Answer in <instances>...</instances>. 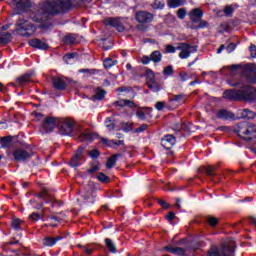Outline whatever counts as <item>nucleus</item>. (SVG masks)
<instances>
[{
	"label": "nucleus",
	"mask_w": 256,
	"mask_h": 256,
	"mask_svg": "<svg viewBox=\"0 0 256 256\" xmlns=\"http://www.w3.org/2000/svg\"><path fill=\"white\" fill-rule=\"evenodd\" d=\"M0 145H1V147L9 148L11 145H13V137H11V136L1 137Z\"/></svg>",
	"instance_id": "28"
},
{
	"label": "nucleus",
	"mask_w": 256,
	"mask_h": 256,
	"mask_svg": "<svg viewBox=\"0 0 256 256\" xmlns=\"http://www.w3.org/2000/svg\"><path fill=\"white\" fill-rule=\"evenodd\" d=\"M24 224L25 222H23V220L19 218H12L10 226L12 227V229H15V231H21Z\"/></svg>",
	"instance_id": "22"
},
{
	"label": "nucleus",
	"mask_w": 256,
	"mask_h": 256,
	"mask_svg": "<svg viewBox=\"0 0 256 256\" xmlns=\"http://www.w3.org/2000/svg\"><path fill=\"white\" fill-rule=\"evenodd\" d=\"M178 19H183L184 17H187V10L185 8H180L177 11Z\"/></svg>",
	"instance_id": "43"
},
{
	"label": "nucleus",
	"mask_w": 256,
	"mask_h": 256,
	"mask_svg": "<svg viewBox=\"0 0 256 256\" xmlns=\"http://www.w3.org/2000/svg\"><path fill=\"white\" fill-rule=\"evenodd\" d=\"M216 115H217L218 119H224V120L235 119V114H233L232 112H229L225 109L219 110Z\"/></svg>",
	"instance_id": "19"
},
{
	"label": "nucleus",
	"mask_w": 256,
	"mask_h": 256,
	"mask_svg": "<svg viewBox=\"0 0 256 256\" xmlns=\"http://www.w3.org/2000/svg\"><path fill=\"white\" fill-rule=\"evenodd\" d=\"M98 135L97 134H91L89 132H82L79 134V140L80 141H88L91 142L94 139H97Z\"/></svg>",
	"instance_id": "21"
},
{
	"label": "nucleus",
	"mask_w": 256,
	"mask_h": 256,
	"mask_svg": "<svg viewBox=\"0 0 256 256\" xmlns=\"http://www.w3.org/2000/svg\"><path fill=\"white\" fill-rule=\"evenodd\" d=\"M187 3V0H167V5L170 9H177V7H183Z\"/></svg>",
	"instance_id": "23"
},
{
	"label": "nucleus",
	"mask_w": 256,
	"mask_h": 256,
	"mask_svg": "<svg viewBox=\"0 0 256 256\" xmlns=\"http://www.w3.org/2000/svg\"><path fill=\"white\" fill-rule=\"evenodd\" d=\"M105 126L108 128V131H113V129H115V123L111 120V118H106Z\"/></svg>",
	"instance_id": "40"
},
{
	"label": "nucleus",
	"mask_w": 256,
	"mask_h": 256,
	"mask_svg": "<svg viewBox=\"0 0 256 256\" xmlns=\"http://www.w3.org/2000/svg\"><path fill=\"white\" fill-rule=\"evenodd\" d=\"M111 142V147H113V145H116L117 147H119V145H123V140H110Z\"/></svg>",
	"instance_id": "61"
},
{
	"label": "nucleus",
	"mask_w": 256,
	"mask_h": 256,
	"mask_svg": "<svg viewBox=\"0 0 256 256\" xmlns=\"http://www.w3.org/2000/svg\"><path fill=\"white\" fill-rule=\"evenodd\" d=\"M136 117H138V119H141V121H145V112L141 110L137 111Z\"/></svg>",
	"instance_id": "56"
},
{
	"label": "nucleus",
	"mask_w": 256,
	"mask_h": 256,
	"mask_svg": "<svg viewBox=\"0 0 256 256\" xmlns=\"http://www.w3.org/2000/svg\"><path fill=\"white\" fill-rule=\"evenodd\" d=\"M58 129L60 135H73V131H75V122L71 119H59Z\"/></svg>",
	"instance_id": "5"
},
{
	"label": "nucleus",
	"mask_w": 256,
	"mask_h": 256,
	"mask_svg": "<svg viewBox=\"0 0 256 256\" xmlns=\"http://www.w3.org/2000/svg\"><path fill=\"white\" fill-rule=\"evenodd\" d=\"M97 179L102 183H109L110 181L109 177L107 175H104L103 173H99Z\"/></svg>",
	"instance_id": "42"
},
{
	"label": "nucleus",
	"mask_w": 256,
	"mask_h": 256,
	"mask_svg": "<svg viewBox=\"0 0 256 256\" xmlns=\"http://www.w3.org/2000/svg\"><path fill=\"white\" fill-rule=\"evenodd\" d=\"M151 61H152L151 56H147V55L142 56L141 63L143 65H149L151 63Z\"/></svg>",
	"instance_id": "48"
},
{
	"label": "nucleus",
	"mask_w": 256,
	"mask_h": 256,
	"mask_svg": "<svg viewBox=\"0 0 256 256\" xmlns=\"http://www.w3.org/2000/svg\"><path fill=\"white\" fill-rule=\"evenodd\" d=\"M176 49L177 51H180V59H189V57H191V54L197 53V46H193L185 42L178 43Z\"/></svg>",
	"instance_id": "4"
},
{
	"label": "nucleus",
	"mask_w": 256,
	"mask_h": 256,
	"mask_svg": "<svg viewBox=\"0 0 256 256\" xmlns=\"http://www.w3.org/2000/svg\"><path fill=\"white\" fill-rule=\"evenodd\" d=\"M164 251L173 253V255L185 256V250L181 247L166 246V247H164Z\"/></svg>",
	"instance_id": "20"
},
{
	"label": "nucleus",
	"mask_w": 256,
	"mask_h": 256,
	"mask_svg": "<svg viewBox=\"0 0 256 256\" xmlns=\"http://www.w3.org/2000/svg\"><path fill=\"white\" fill-rule=\"evenodd\" d=\"M177 140H175V136L168 134L164 136L161 140V145L164 149H172Z\"/></svg>",
	"instance_id": "15"
},
{
	"label": "nucleus",
	"mask_w": 256,
	"mask_h": 256,
	"mask_svg": "<svg viewBox=\"0 0 256 256\" xmlns=\"http://www.w3.org/2000/svg\"><path fill=\"white\" fill-rule=\"evenodd\" d=\"M235 253V248L233 246H223L221 250L213 246L209 252L208 256H233Z\"/></svg>",
	"instance_id": "6"
},
{
	"label": "nucleus",
	"mask_w": 256,
	"mask_h": 256,
	"mask_svg": "<svg viewBox=\"0 0 256 256\" xmlns=\"http://www.w3.org/2000/svg\"><path fill=\"white\" fill-rule=\"evenodd\" d=\"M246 81L248 83H256V74L251 72L250 76H247Z\"/></svg>",
	"instance_id": "47"
},
{
	"label": "nucleus",
	"mask_w": 256,
	"mask_h": 256,
	"mask_svg": "<svg viewBox=\"0 0 256 256\" xmlns=\"http://www.w3.org/2000/svg\"><path fill=\"white\" fill-rule=\"evenodd\" d=\"M75 41H77V37L75 36V34H69L64 37V43H66V45H73Z\"/></svg>",
	"instance_id": "36"
},
{
	"label": "nucleus",
	"mask_w": 256,
	"mask_h": 256,
	"mask_svg": "<svg viewBox=\"0 0 256 256\" xmlns=\"http://www.w3.org/2000/svg\"><path fill=\"white\" fill-rule=\"evenodd\" d=\"M207 223H208V225H210V227H216L217 223H219V219L215 218L213 216H208Z\"/></svg>",
	"instance_id": "39"
},
{
	"label": "nucleus",
	"mask_w": 256,
	"mask_h": 256,
	"mask_svg": "<svg viewBox=\"0 0 256 256\" xmlns=\"http://www.w3.org/2000/svg\"><path fill=\"white\" fill-rule=\"evenodd\" d=\"M43 218V214L41 213H34L33 214V221H39V219Z\"/></svg>",
	"instance_id": "63"
},
{
	"label": "nucleus",
	"mask_w": 256,
	"mask_h": 256,
	"mask_svg": "<svg viewBox=\"0 0 256 256\" xmlns=\"http://www.w3.org/2000/svg\"><path fill=\"white\" fill-rule=\"evenodd\" d=\"M52 83H53L54 88L58 89L59 91H63L67 87V83L61 77H53Z\"/></svg>",
	"instance_id": "16"
},
{
	"label": "nucleus",
	"mask_w": 256,
	"mask_h": 256,
	"mask_svg": "<svg viewBox=\"0 0 256 256\" xmlns=\"http://www.w3.org/2000/svg\"><path fill=\"white\" fill-rule=\"evenodd\" d=\"M33 47H35V49H44V50L49 49V45H47V43H45L39 39L33 40Z\"/></svg>",
	"instance_id": "29"
},
{
	"label": "nucleus",
	"mask_w": 256,
	"mask_h": 256,
	"mask_svg": "<svg viewBox=\"0 0 256 256\" xmlns=\"http://www.w3.org/2000/svg\"><path fill=\"white\" fill-rule=\"evenodd\" d=\"M159 205H161V207H163V209H167L169 207V203H167L163 200L159 201Z\"/></svg>",
	"instance_id": "64"
},
{
	"label": "nucleus",
	"mask_w": 256,
	"mask_h": 256,
	"mask_svg": "<svg viewBox=\"0 0 256 256\" xmlns=\"http://www.w3.org/2000/svg\"><path fill=\"white\" fill-rule=\"evenodd\" d=\"M166 219H167V221H173V220L175 219V213L169 212V213L166 215Z\"/></svg>",
	"instance_id": "62"
},
{
	"label": "nucleus",
	"mask_w": 256,
	"mask_h": 256,
	"mask_svg": "<svg viewBox=\"0 0 256 256\" xmlns=\"http://www.w3.org/2000/svg\"><path fill=\"white\" fill-rule=\"evenodd\" d=\"M89 156L92 159H97V157H99V150H92L89 152Z\"/></svg>",
	"instance_id": "54"
},
{
	"label": "nucleus",
	"mask_w": 256,
	"mask_h": 256,
	"mask_svg": "<svg viewBox=\"0 0 256 256\" xmlns=\"http://www.w3.org/2000/svg\"><path fill=\"white\" fill-rule=\"evenodd\" d=\"M173 73H175V71L173 70V66H167L163 70V75H166L167 77L173 75Z\"/></svg>",
	"instance_id": "41"
},
{
	"label": "nucleus",
	"mask_w": 256,
	"mask_h": 256,
	"mask_svg": "<svg viewBox=\"0 0 256 256\" xmlns=\"http://www.w3.org/2000/svg\"><path fill=\"white\" fill-rule=\"evenodd\" d=\"M237 49V45L235 43H230L227 47H226V51H228V53H233V50Z\"/></svg>",
	"instance_id": "52"
},
{
	"label": "nucleus",
	"mask_w": 256,
	"mask_h": 256,
	"mask_svg": "<svg viewBox=\"0 0 256 256\" xmlns=\"http://www.w3.org/2000/svg\"><path fill=\"white\" fill-rule=\"evenodd\" d=\"M205 173H206V175H209L210 177H212V175H215V167L207 166L205 168Z\"/></svg>",
	"instance_id": "45"
},
{
	"label": "nucleus",
	"mask_w": 256,
	"mask_h": 256,
	"mask_svg": "<svg viewBox=\"0 0 256 256\" xmlns=\"http://www.w3.org/2000/svg\"><path fill=\"white\" fill-rule=\"evenodd\" d=\"M100 143H102V145H105V147H111V140H108L107 138H101L100 139Z\"/></svg>",
	"instance_id": "51"
},
{
	"label": "nucleus",
	"mask_w": 256,
	"mask_h": 256,
	"mask_svg": "<svg viewBox=\"0 0 256 256\" xmlns=\"http://www.w3.org/2000/svg\"><path fill=\"white\" fill-rule=\"evenodd\" d=\"M61 239H63V238L60 236H58L56 238L45 237L43 239V245H45V247H53V245H55L57 243V241H61Z\"/></svg>",
	"instance_id": "24"
},
{
	"label": "nucleus",
	"mask_w": 256,
	"mask_h": 256,
	"mask_svg": "<svg viewBox=\"0 0 256 256\" xmlns=\"http://www.w3.org/2000/svg\"><path fill=\"white\" fill-rule=\"evenodd\" d=\"M32 79V74H23L22 76L16 78L15 82L10 83V85H12L13 87H27V85L31 83Z\"/></svg>",
	"instance_id": "8"
},
{
	"label": "nucleus",
	"mask_w": 256,
	"mask_h": 256,
	"mask_svg": "<svg viewBox=\"0 0 256 256\" xmlns=\"http://www.w3.org/2000/svg\"><path fill=\"white\" fill-rule=\"evenodd\" d=\"M16 31L23 37H31L33 35V17H22L16 22Z\"/></svg>",
	"instance_id": "3"
},
{
	"label": "nucleus",
	"mask_w": 256,
	"mask_h": 256,
	"mask_svg": "<svg viewBox=\"0 0 256 256\" xmlns=\"http://www.w3.org/2000/svg\"><path fill=\"white\" fill-rule=\"evenodd\" d=\"M127 23V19L125 18H109L106 20V25H110V27H114L119 33H123L125 31V24Z\"/></svg>",
	"instance_id": "7"
},
{
	"label": "nucleus",
	"mask_w": 256,
	"mask_h": 256,
	"mask_svg": "<svg viewBox=\"0 0 256 256\" xmlns=\"http://www.w3.org/2000/svg\"><path fill=\"white\" fill-rule=\"evenodd\" d=\"M241 115L243 119H255L256 117V113L249 109L241 110Z\"/></svg>",
	"instance_id": "30"
},
{
	"label": "nucleus",
	"mask_w": 256,
	"mask_h": 256,
	"mask_svg": "<svg viewBox=\"0 0 256 256\" xmlns=\"http://www.w3.org/2000/svg\"><path fill=\"white\" fill-rule=\"evenodd\" d=\"M147 127H149V125L143 124L140 127H138L134 132L135 133H143V131H146Z\"/></svg>",
	"instance_id": "50"
},
{
	"label": "nucleus",
	"mask_w": 256,
	"mask_h": 256,
	"mask_svg": "<svg viewBox=\"0 0 256 256\" xmlns=\"http://www.w3.org/2000/svg\"><path fill=\"white\" fill-rule=\"evenodd\" d=\"M72 6L73 3H71V0H48L42 5L41 10H39V15H41V17L36 16L34 21H43V19L47 17V14L55 15L57 13H63L68 9H71Z\"/></svg>",
	"instance_id": "2"
},
{
	"label": "nucleus",
	"mask_w": 256,
	"mask_h": 256,
	"mask_svg": "<svg viewBox=\"0 0 256 256\" xmlns=\"http://www.w3.org/2000/svg\"><path fill=\"white\" fill-rule=\"evenodd\" d=\"M124 125L125 127L123 128V131H125L126 133H129V131H133V124L126 123Z\"/></svg>",
	"instance_id": "57"
},
{
	"label": "nucleus",
	"mask_w": 256,
	"mask_h": 256,
	"mask_svg": "<svg viewBox=\"0 0 256 256\" xmlns=\"http://www.w3.org/2000/svg\"><path fill=\"white\" fill-rule=\"evenodd\" d=\"M78 247L83 249V251H84V253H86V255H91V253H93V251H95L93 244H88L86 246L78 245Z\"/></svg>",
	"instance_id": "37"
},
{
	"label": "nucleus",
	"mask_w": 256,
	"mask_h": 256,
	"mask_svg": "<svg viewBox=\"0 0 256 256\" xmlns=\"http://www.w3.org/2000/svg\"><path fill=\"white\" fill-rule=\"evenodd\" d=\"M238 7H239V5H237V4L228 5L224 8V14L227 17H231L233 15V11H235V9H237Z\"/></svg>",
	"instance_id": "32"
},
{
	"label": "nucleus",
	"mask_w": 256,
	"mask_h": 256,
	"mask_svg": "<svg viewBox=\"0 0 256 256\" xmlns=\"http://www.w3.org/2000/svg\"><path fill=\"white\" fill-rule=\"evenodd\" d=\"M43 127L44 131H46V133H49L53 130L54 127H59V119L48 117L44 120Z\"/></svg>",
	"instance_id": "11"
},
{
	"label": "nucleus",
	"mask_w": 256,
	"mask_h": 256,
	"mask_svg": "<svg viewBox=\"0 0 256 256\" xmlns=\"http://www.w3.org/2000/svg\"><path fill=\"white\" fill-rule=\"evenodd\" d=\"M135 19L138 21V23H151V21L154 19V16L150 12L139 11L135 14Z\"/></svg>",
	"instance_id": "9"
},
{
	"label": "nucleus",
	"mask_w": 256,
	"mask_h": 256,
	"mask_svg": "<svg viewBox=\"0 0 256 256\" xmlns=\"http://www.w3.org/2000/svg\"><path fill=\"white\" fill-rule=\"evenodd\" d=\"M188 17H190L192 23H199L203 18V10L201 8H194L188 13Z\"/></svg>",
	"instance_id": "14"
},
{
	"label": "nucleus",
	"mask_w": 256,
	"mask_h": 256,
	"mask_svg": "<svg viewBox=\"0 0 256 256\" xmlns=\"http://www.w3.org/2000/svg\"><path fill=\"white\" fill-rule=\"evenodd\" d=\"M124 103H125L124 107H130V109L137 107V105H135V102L133 100L124 99Z\"/></svg>",
	"instance_id": "46"
},
{
	"label": "nucleus",
	"mask_w": 256,
	"mask_h": 256,
	"mask_svg": "<svg viewBox=\"0 0 256 256\" xmlns=\"http://www.w3.org/2000/svg\"><path fill=\"white\" fill-rule=\"evenodd\" d=\"M150 59L153 63H161L163 59V54L159 50L153 51L150 54Z\"/></svg>",
	"instance_id": "27"
},
{
	"label": "nucleus",
	"mask_w": 256,
	"mask_h": 256,
	"mask_svg": "<svg viewBox=\"0 0 256 256\" xmlns=\"http://www.w3.org/2000/svg\"><path fill=\"white\" fill-rule=\"evenodd\" d=\"M155 108L157 111H163L165 109V102H157Z\"/></svg>",
	"instance_id": "53"
},
{
	"label": "nucleus",
	"mask_w": 256,
	"mask_h": 256,
	"mask_svg": "<svg viewBox=\"0 0 256 256\" xmlns=\"http://www.w3.org/2000/svg\"><path fill=\"white\" fill-rule=\"evenodd\" d=\"M18 13H25L31 9V1L29 0H13Z\"/></svg>",
	"instance_id": "10"
},
{
	"label": "nucleus",
	"mask_w": 256,
	"mask_h": 256,
	"mask_svg": "<svg viewBox=\"0 0 256 256\" xmlns=\"http://www.w3.org/2000/svg\"><path fill=\"white\" fill-rule=\"evenodd\" d=\"M105 69H111V67H115L117 65V60H113L111 58H106L103 62Z\"/></svg>",
	"instance_id": "34"
},
{
	"label": "nucleus",
	"mask_w": 256,
	"mask_h": 256,
	"mask_svg": "<svg viewBox=\"0 0 256 256\" xmlns=\"http://www.w3.org/2000/svg\"><path fill=\"white\" fill-rule=\"evenodd\" d=\"M231 87H239V90H226L223 98L229 101H256V89L252 86L238 83H230Z\"/></svg>",
	"instance_id": "1"
},
{
	"label": "nucleus",
	"mask_w": 256,
	"mask_h": 256,
	"mask_svg": "<svg viewBox=\"0 0 256 256\" xmlns=\"http://www.w3.org/2000/svg\"><path fill=\"white\" fill-rule=\"evenodd\" d=\"M198 25H192L191 29H205L206 27H209V23L207 21L201 20L198 21Z\"/></svg>",
	"instance_id": "38"
},
{
	"label": "nucleus",
	"mask_w": 256,
	"mask_h": 256,
	"mask_svg": "<svg viewBox=\"0 0 256 256\" xmlns=\"http://www.w3.org/2000/svg\"><path fill=\"white\" fill-rule=\"evenodd\" d=\"M97 171H99V167L97 165L92 166L90 169H88V173H90V175H93V173H97Z\"/></svg>",
	"instance_id": "60"
},
{
	"label": "nucleus",
	"mask_w": 256,
	"mask_h": 256,
	"mask_svg": "<svg viewBox=\"0 0 256 256\" xmlns=\"http://www.w3.org/2000/svg\"><path fill=\"white\" fill-rule=\"evenodd\" d=\"M175 51H177V48H175L173 45L166 46V53H175Z\"/></svg>",
	"instance_id": "55"
},
{
	"label": "nucleus",
	"mask_w": 256,
	"mask_h": 256,
	"mask_svg": "<svg viewBox=\"0 0 256 256\" xmlns=\"http://www.w3.org/2000/svg\"><path fill=\"white\" fill-rule=\"evenodd\" d=\"M83 151V148H78L75 155H73L70 160V167H79V165H81V161H83Z\"/></svg>",
	"instance_id": "13"
},
{
	"label": "nucleus",
	"mask_w": 256,
	"mask_h": 256,
	"mask_svg": "<svg viewBox=\"0 0 256 256\" xmlns=\"http://www.w3.org/2000/svg\"><path fill=\"white\" fill-rule=\"evenodd\" d=\"M117 157H119V155L115 154L107 160L106 162L107 169H113V167H115V164L117 163Z\"/></svg>",
	"instance_id": "33"
},
{
	"label": "nucleus",
	"mask_w": 256,
	"mask_h": 256,
	"mask_svg": "<svg viewBox=\"0 0 256 256\" xmlns=\"http://www.w3.org/2000/svg\"><path fill=\"white\" fill-rule=\"evenodd\" d=\"M105 97V90L98 88L93 96L94 101H101Z\"/></svg>",
	"instance_id": "35"
},
{
	"label": "nucleus",
	"mask_w": 256,
	"mask_h": 256,
	"mask_svg": "<svg viewBox=\"0 0 256 256\" xmlns=\"http://www.w3.org/2000/svg\"><path fill=\"white\" fill-rule=\"evenodd\" d=\"M148 88L151 89L154 93H157L159 91V87L156 84H148Z\"/></svg>",
	"instance_id": "59"
},
{
	"label": "nucleus",
	"mask_w": 256,
	"mask_h": 256,
	"mask_svg": "<svg viewBox=\"0 0 256 256\" xmlns=\"http://www.w3.org/2000/svg\"><path fill=\"white\" fill-rule=\"evenodd\" d=\"M170 103H176L178 105H183L187 101V96L184 94L172 95L169 99Z\"/></svg>",
	"instance_id": "18"
},
{
	"label": "nucleus",
	"mask_w": 256,
	"mask_h": 256,
	"mask_svg": "<svg viewBox=\"0 0 256 256\" xmlns=\"http://www.w3.org/2000/svg\"><path fill=\"white\" fill-rule=\"evenodd\" d=\"M13 155L16 161H27V159H31V153L23 148L16 149Z\"/></svg>",
	"instance_id": "12"
},
{
	"label": "nucleus",
	"mask_w": 256,
	"mask_h": 256,
	"mask_svg": "<svg viewBox=\"0 0 256 256\" xmlns=\"http://www.w3.org/2000/svg\"><path fill=\"white\" fill-rule=\"evenodd\" d=\"M115 107H125V99L114 102Z\"/></svg>",
	"instance_id": "58"
},
{
	"label": "nucleus",
	"mask_w": 256,
	"mask_h": 256,
	"mask_svg": "<svg viewBox=\"0 0 256 256\" xmlns=\"http://www.w3.org/2000/svg\"><path fill=\"white\" fill-rule=\"evenodd\" d=\"M75 57H77V53H69L64 55L63 59L65 63H69V61H71V59H75Z\"/></svg>",
	"instance_id": "44"
},
{
	"label": "nucleus",
	"mask_w": 256,
	"mask_h": 256,
	"mask_svg": "<svg viewBox=\"0 0 256 256\" xmlns=\"http://www.w3.org/2000/svg\"><path fill=\"white\" fill-rule=\"evenodd\" d=\"M256 134V126L253 124H247V131H246V139L249 141L255 137Z\"/></svg>",
	"instance_id": "25"
},
{
	"label": "nucleus",
	"mask_w": 256,
	"mask_h": 256,
	"mask_svg": "<svg viewBox=\"0 0 256 256\" xmlns=\"http://www.w3.org/2000/svg\"><path fill=\"white\" fill-rule=\"evenodd\" d=\"M13 36L9 32L0 33V45H7L12 41Z\"/></svg>",
	"instance_id": "26"
},
{
	"label": "nucleus",
	"mask_w": 256,
	"mask_h": 256,
	"mask_svg": "<svg viewBox=\"0 0 256 256\" xmlns=\"http://www.w3.org/2000/svg\"><path fill=\"white\" fill-rule=\"evenodd\" d=\"M105 245L110 253H117V247L115 246V243H113V240L106 238Z\"/></svg>",
	"instance_id": "31"
},
{
	"label": "nucleus",
	"mask_w": 256,
	"mask_h": 256,
	"mask_svg": "<svg viewBox=\"0 0 256 256\" xmlns=\"http://www.w3.org/2000/svg\"><path fill=\"white\" fill-rule=\"evenodd\" d=\"M250 55L253 57V59H256V46L255 45H250L249 47Z\"/></svg>",
	"instance_id": "49"
},
{
	"label": "nucleus",
	"mask_w": 256,
	"mask_h": 256,
	"mask_svg": "<svg viewBox=\"0 0 256 256\" xmlns=\"http://www.w3.org/2000/svg\"><path fill=\"white\" fill-rule=\"evenodd\" d=\"M247 125V122H241L236 128L238 135H240V137H242L243 139H247Z\"/></svg>",
	"instance_id": "17"
}]
</instances>
